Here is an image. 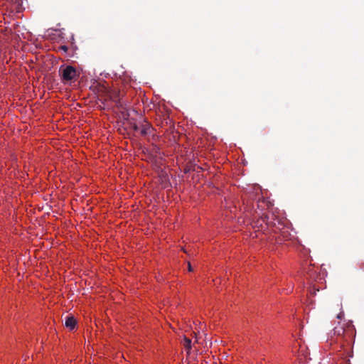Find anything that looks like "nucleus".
Wrapping results in <instances>:
<instances>
[{"label": "nucleus", "instance_id": "nucleus-5", "mask_svg": "<svg viewBox=\"0 0 364 364\" xmlns=\"http://www.w3.org/2000/svg\"><path fill=\"white\" fill-rule=\"evenodd\" d=\"M76 320L73 316H67L65 321V325L66 327L69 328L70 330L75 328L76 325Z\"/></svg>", "mask_w": 364, "mask_h": 364}, {"label": "nucleus", "instance_id": "nucleus-8", "mask_svg": "<svg viewBox=\"0 0 364 364\" xmlns=\"http://www.w3.org/2000/svg\"><path fill=\"white\" fill-rule=\"evenodd\" d=\"M59 50H63L65 53H66L68 50V48L66 46H60L59 47Z\"/></svg>", "mask_w": 364, "mask_h": 364}, {"label": "nucleus", "instance_id": "nucleus-10", "mask_svg": "<svg viewBox=\"0 0 364 364\" xmlns=\"http://www.w3.org/2000/svg\"><path fill=\"white\" fill-rule=\"evenodd\" d=\"M139 128H140V124L138 125L136 124H134V126H133V129L135 131L139 130Z\"/></svg>", "mask_w": 364, "mask_h": 364}, {"label": "nucleus", "instance_id": "nucleus-6", "mask_svg": "<svg viewBox=\"0 0 364 364\" xmlns=\"http://www.w3.org/2000/svg\"><path fill=\"white\" fill-rule=\"evenodd\" d=\"M183 345L186 350L189 353L191 349V340L186 336H184L183 340Z\"/></svg>", "mask_w": 364, "mask_h": 364}, {"label": "nucleus", "instance_id": "nucleus-4", "mask_svg": "<svg viewBox=\"0 0 364 364\" xmlns=\"http://www.w3.org/2000/svg\"><path fill=\"white\" fill-rule=\"evenodd\" d=\"M333 335L337 336L338 337L341 338L343 341H347V335L348 333L346 331L343 327L342 326H336L333 329Z\"/></svg>", "mask_w": 364, "mask_h": 364}, {"label": "nucleus", "instance_id": "nucleus-9", "mask_svg": "<svg viewBox=\"0 0 364 364\" xmlns=\"http://www.w3.org/2000/svg\"><path fill=\"white\" fill-rule=\"evenodd\" d=\"M336 317L338 319H342L344 317V312L341 311Z\"/></svg>", "mask_w": 364, "mask_h": 364}, {"label": "nucleus", "instance_id": "nucleus-2", "mask_svg": "<svg viewBox=\"0 0 364 364\" xmlns=\"http://www.w3.org/2000/svg\"><path fill=\"white\" fill-rule=\"evenodd\" d=\"M60 72L63 81H70L76 77V70L73 66H67Z\"/></svg>", "mask_w": 364, "mask_h": 364}, {"label": "nucleus", "instance_id": "nucleus-3", "mask_svg": "<svg viewBox=\"0 0 364 364\" xmlns=\"http://www.w3.org/2000/svg\"><path fill=\"white\" fill-rule=\"evenodd\" d=\"M139 131L141 136H145L151 134L154 131V128L146 120H143L140 124Z\"/></svg>", "mask_w": 364, "mask_h": 364}, {"label": "nucleus", "instance_id": "nucleus-7", "mask_svg": "<svg viewBox=\"0 0 364 364\" xmlns=\"http://www.w3.org/2000/svg\"><path fill=\"white\" fill-rule=\"evenodd\" d=\"M191 171H193V166L191 165L186 166L184 168V173H189Z\"/></svg>", "mask_w": 364, "mask_h": 364}, {"label": "nucleus", "instance_id": "nucleus-11", "mask_svg": "<svg viewBox=\"0 0 364 364\" xmlns=\"http://www.w3.org/2000/svg\"><path fill=\"white\" fill-rule=\"evenodd\" d=\"M188 271L189 272H192L193 271V268H192L191 264L190 262H188Z\"/></svg>", "mask_w": 364, "mask_h": 364}, {"label": "nucleus", "instance_id": "nucleus-1", "mask_svg": "<svg viewBox=\"0 0 364 364\" xmlns=\"http://www.w3.org/2000/svg\"><path fill=\"white\" fill-rule=\"evenodd\" d=\"M261 220L266 223L268 226H272L275 228L274 232L279 231V236L278 238V242L282 240H288L289 239L290 233L288 229L280 226H282L281 220L277 218L274 213H269L262 216Z\"/></svg>", "mask_w": 364, "mask_h": 364}]
</instances>
